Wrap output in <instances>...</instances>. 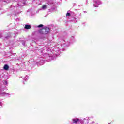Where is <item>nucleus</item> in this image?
<instances>
[{
  "label": "nucleus",
  "instance_id": "f257e3e1",
  "mask_svg": "<svg viewBox=\"0 0 124 124\" xmlns=\"http://www.w3.org/2000/svg\"><path fill=\"white\" fill-rule=\"evenodd\" d=\"M39 32L41 34H48L50 33V28L48 27H44L39 30Z\"/></svg>",
  "mask_w": 124,
  "mask_h": 124
},
{
  "label": "nucleus",
  "instance_id": "f03ea898",
  "mask_svg": "<svg viewBox=\"0 0 124 124\" xmlns=\"http://www.w3.org/2000/svg\"><path fill=\"white\" fill-rule=\"evenodd\" d=\"M72 121H73V124L74 123L76 124L78 123V122H80V119H79V118H75V119H73Z\"/></svg>",
  "mask_w": 124,
  "mask_h": 124
},
{
  "label": "nucleus",
  "instance_id": "7ed1b4c3",
  "mask_svg": "<svg viewBox=\"0 0 124 124\" xmlns=\"http://www.w3.org/2000/svg\"><path fill=\"white\" fill-rule=\"evenodd\" d=\"M31 28V26L30 25L26 24L25 26V29H26V30H30Z\"/></svg>",
  "mask_w": 124,
  "mask_h": 124
},
{
  "label": "nucleus",
  "instance_id": "20e7f679",
  "mask_svg": "<svg viewBox=\"0 0 124 124\" xmlns=\"http://www.w3.org/2000/svg\"><path fill=\"white\" fill-rule=\"evenodd\" d=\"M3 69L5 70H8V69H9V66L7 64H5L3 67Z\"/></svg>",
  "mask_w": 124,
  "mask_h": 124
},
{
  "label": "nucleus",
  "instance_id": "39448f33",
  "mask_svg": "<svg viewBox=\"0 0 124 124\" xmlns=\"http://www.w3.org/2000/svg\"><path fill=\"white\" fill-rule=\"evenodd\" d=\"M42 9H47V5H43L42 6Z\"/></svg>",
  "mask_w": 124,
  "mask_h": 124
},
{
  "label": "nucleus",
  "instance_id": "423d86ee",
  "mask_svg": "<svg viewBox=\"0 0 124 124\" xmlns=\"http://www.w3.org/2000/svg\"><path fill=\"white\" fill-rule=\"evenodd\" d=\"M66 16H67V17H70V16H71V15H70V13H67L66 15Z\"/></svg>",
  "mask_w": 124,
  "mask_h": 124
},
{
  "label": "nucleus",
  "instance_id": "0eeeda50",
  "mask_svg": "<svg viewBox=\"0 0 124 124\" xmlns=\"http://www.w3.org/2000/svg\"><path fill=\"white\" fill-rule=\"evenodd\" d=\"M42 27H43V24H40L38 26V28H42Z\"/></svg>",
  "mask_w": 124,
  "mask_h": 124
}]
</instances>
